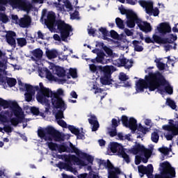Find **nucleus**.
<instances>
[{
  "mask_svg": "<svg viewBox=\"0 0 178 178\" xmlns=\"http://www.w3.org/2000/svg\"><path fill=\"white\" fill-rule=\"evenodd\" d=\"M18 84L19 90L26 91L24 97L27 102H30L33 99V97L35 95V92L38 91L36 94L38 102L42 104V105H45V106H48L51 102L54 111L55 109L66 111L67 105L65 103L63 99L58 97L65 95V91L62 88L58 89L56 92H53L51 89L44 87L42 83H40L39 86H33L18 81Z\"/></svg>",
  "mask_w": 178,
  "mask_h": 178,
  "instance_id": "nucleus-1",
  "label": "nucleus"
},
{
  "mask_svg": "<svg viewBox=\"0 0 178 178\" xmlns=\"http://www.w3.org/2000/svg\"><path fill=\"white\" fill-rule=\"evenodd\" d=\"M148 88L149 91H154L157 89L161 94H163V92L173 94V88L159 72L149 74V76H146L145 80L140 79L136 83V92H143L144 88Z\"/></svg>",
  "mask_w": 178,
  "mask_h": 178,
  "instance_id": "nucleus-2",
  "label": "nucleus"
},
{
  "mask_svg": "<svg viewBox=\"0 0 178 178\" xmlns=\"http://www.w3.org/2000/svg\"><path fill=\"white\" fill-rule=\"evenodd\" d=\"M13 106L9 109V111H2V108L3 109H6L9 108V103L6 100H3L0 98V123L5 124V123H8L9 124V118H12L13 115L16 118H12L10 120L11 124L13 126H17L19 124V119H23L24 116L23 115V111L22 108L17 105L16 102H12Z\"/></svg>",
  "mask_w": 178,
  "mask_h": 178,
  "instance_id": "nucleus-3",
  "label": "nucleus"
},
{
  "mask_svg": "<svg viewBox=\"0 0 178 178\" xmlns=\"http://www.w3.org/2000/svg\"><path fill=\"white\" fill-rule=\"evenodd\" d=\"M46 26L49 29L50 31H55L57 29L59 30L60 33V36L58 34H55L53 36L54 40L55 41H67V37L70 35L72 33V26L68 24H66L65 22L63 21H57L55 22V13L54 12H49L47 15V19L45 22ZM61 37V38H60Z\"/></svg>",
  "mask_w": 178,
  "mask_h": 178,
  "instance_id": "nucleus-4",
  "label": "nucleus"
},
{
  "mask_svg": "<svg viewBox=\"0 0 178 178\" xmlns=\"http://www.w3.org/2000/svg\"><path fill=\"white\" fill-rule=\"evenodd\" d=\"M49 70L47 67H42L39 70V76L46 77L49 81H58V77L60 79L66 76V71L63 67L50 63ZM58 77H57V76Z\"/></svg>",
  "mask_w": 178,
  "mask_h": 178,
  "instance_id": "nucleus-5",
  "label": "nucleus"
},
{
  "mask_svg": "<svg viewBox=\"0 0 178 178\" xmlns=\"http://www.w3.org/2000/svg\"><path fill=\"white\" fill-rule=\"evenodd\" d=\"M134 15L135 17L132 15L127 17V20L126 23L127 27H129V29L134 28L136 22L137 25L142 31H144L145 33H149V31L152 30L151 24L138 19V17H137V14H136V13H134Z\"/></svg>",
  "mask_w": 178,
  "mask_h": 178,
  "instance_id": "nucleus-6",
  "label": "nucleus"
},
{
  "mask_svg": "<svg viewBox=\"0 0 178 178\" xmlns=\"http://www.w3.org/2000/svg\"><path fill=\"white\" fill-rule=\"evenodd\" d=\"M74 151L75 154H76V155L81 158V159L75 156H70V161L74 162V163L79 165V166H87V165H90V163H92L94 157L80 152V150L78 149H74Z\"/></svg>",
  "mask_w": 178,
  "mask_h": 178,
  "instance_id": "nucleus-7",
  "label": "nucleus"
},
{
  "mask_svg": "<svg viewBox=\"0 0 178 178\" xmlns=\"http://www.w3.org/2000/svg\"><path fill=\"white\" fill-rule=\"evenodd\" d=\"M168 124V125H163L162 129L166 131H170V134H164L165 138L170 140L178 134V122H175L173 120H169Z\"/></svg>",
  "mask_w": 178,
  "mask_h": 178,
  "instance_id": "nucleus-8",
  "label": "nucleus"
},
{
  "mask_svg": "<svg viewBox=\"0 0 178 178\" xmlns=\"http://www.w3.org/2000/svg\"><path fill=\"white\" fill-rule=\"evenodd\" d=\"M110 149L113 154H116V152H118V155L121 156V158H123L127 163L130 162V157L126 154V149L123 148L122 145L118 143H111L110 144Z\"/></svg>",
  "mask_w": 178,
  "mask_h": 178,
  "instance_id": "nucleus-9",
  "label": "nucleus"
},
{
  "mask_svg": "<svg viewBox=\"0 0 178 178\" xmlns=\"http://www.w3.org/2000/svg\"><path fill=\"white\" fill-rule=\"evenodd\" d=\"M99 168L100 169H104V168L108 169V178H118V175L120 173V170L113 167V165H112V163H111L109 160H107L106 161L104 160L100 161Z\"/></svg>",
  "mask_w": 178,
  "mask_h": 178,
  "instance_id": "nucleus-10",
  "label": "nucleus"
},
{
  "mask_svg": "<svg viewBox=\"0 0 178 178\" xmlns=\"http://www.w3.org/2000/svg\"><path fill=\"white\" fill-rule=\"evenodd\" d=\"M38 134L40 138H44L45 141H52L54 137L56 136V131L53 127H48L47 128H39Z\"/></svg>",
  "mask_w": 178,
  "mask_h": 178,
  "instance_id": "nucleus-11",
  "label": "nucleus"
},
{
  "mask_svg": "<svg viewBox=\"0 0 178 178\" xmlns=\"http://www.w3.org/2000/svg\"><path fill=\"white\" fill-rule=\"evenodd\" d=\"M159 169L161 172V177L160 178H173L176 177L175 168H172L168 161L161 163Z\"/></svg>",
  "mask_w": 178,
  "mask_h": 178,
  "instance_id": "nucleus-12",
  "label": "nucleus"
},
{
  "mask_svg": "<svg viewBox=\"0 0 178 178\" xmlns=\"http://www.w3.org/2000/svg\"><path fill=\"white\" fill-rule=\"evenodd\" d=\"M138 3L143 8H145L146 13L150 16H158L159 15V9L157 8H154V3L152 1H146L144 0H140Z\"/></svg>",
  "mask_w": 178,
  "mask_h": 178,
  "instance_id": "nucleus-13",
  "label": "nucleus"
},
{
  "mask_svg": "<svg viewBox=\"0 0 178 178\" xmlns=\"http://www.w3.org/2000/svg\"><path fill=\"white\" fill-rule=\"evenodd\" d=\"M55 108H53V113H54L55 116H56V120L58 123V124H59V126H61V127H67V124H66L65 122L63 121V118H65L63 116V112H65V111H62L60 108H58V109H55Z\"/></svg>",
  "mask_w": 178,
  "mask_h": 178,
  "instance_id": "nucleus-14",
  "label": "nucleus"
},
{
  "mask_svg": "<svg viewBox=\"0 0 178 178\" xmlns=\"http://www.w3.org/2000/svg\"><path fill=\"white\" fill-rule=\"evenodd\" d=\"M11 5L15 6V8H19L22 10L29 12L31 9V4L29 2H24L22 0H12Z\"/></svg>",
  "mask_w": 178,
  "mask_h": 178,
  "instance_id": "nucleus-15",
  "label": "nucleus"
},
{
  "mask_svg": "<svg viewBox=\"0 0 178 178\" xmlns=\"http://www.w3.org/2000/svg\"><path fill=\"white\" fill-rule=\"evenodd\" d=\"M122 124L126 127H129L132 131H136L137 130V120L136 119L131 118L128 122L127 117L123 115L122 117Z\"/></svg>",
  "mask_w": 178,
  "mask_h": 178,
  "instance_id": "nucleus-16",
  "label": "nucleus"
},
{
  "mask_svg": "<svg viewBox=\"0 0 178 178\" xmlns=\"http://www.w3.org/2000/svg\"><path fill=\"white\" fill-rule=\"evenodd\" d=\"M153 39L155 42H157V44H172V42H174V41H176L177 40V35L170 34L167 39H163L161 40V38H159L158 35H154Z\"/></svg>",
  "mask_w": 178,
  "mask_h": 178,
  "instance_id": "nucleus-17",
  "label": "nucleus"
},
{
  "mask_svg": "<svg viewBox=\"0 0 178 178\" xmlns=\"http://www.w3.org/2000/svg\"><path fill=\"white\" fill-rule=\"evenodd\" d=\"M138 172L140 173V177H143L144 175L150 176V175H152L154 172V167L152 165V164H149L147 167L144 165H139L138 167Z\"/></svg>",
  "mask_w": 178,
  "mask_h": 178,
  "instance_id": "nucleus-18",
  "label": "nucleus"
},
{
  "mask_svg": "<svg viewBox=\"0 0 178 178\" xmlns=\"http://www.w3.org/2000/svg\"><path fill=\"white\" fill-rule=\"evenodd\" d=\"M157 31L161 34H166V33H170L172 28L168 22H162L157 26Z\"/></svg>",
  "mask_w": 178,
  "mask_h": 178,
  "instance_id": "nucleus-19",
  "label": "nucleus"
},
{
  "mask_svg": "<svg viewBox=\"0 0 178 178\" xmlns=\"http://www.w3.org/2000/svg\"><path fill=\"white\" fill-rule=\"evenodd\" d=\"M47 145L51 151H58V152H65L66 151V147L63 145H58L51 142H47Z\"/></svg>",
  "mask_w": 178,
  "mask_h": 178,
  "instance_id": "nucleus-20",
  "label": "nucleus"
},
{
  "mask_svg": "<svg viewBox=\"0 0 178 178\" xmlns=\"http://www.w3.org/2000/svg\"><path fill=\"white\" fill-rule=\"evenodd\" d=\"M98 69L99 72L104 73V76H111L112 73L115 72V67L112 65H106L104 67L99 65L98 66Z\"/></svg>",
  "mask_w": 178,
  "mask_h": 178,
  "instance_id": "nucleus-21",
  "label": "nucleus"
},
{
  "mask_svg": "<svg viewBox=\"0 0 178 178\" xmlns=\"http://www.w3.org/2000/svg\"><path fill=\"white\" fill-rule=\"evenodd\" d=\"M16 37V33L13 31H8L6 34V41L9 45L15 48L16 47V40L15 38Z\"/></svg>",
  "mask_w": 178,
  "mask_h": 178,
  "instance_id": "nucleus-22",
  "label": "nucleus"
},
{
  "mask_svg": "<svg viewBox=\"0 0 178 178\" xmlns=\"http://www.w3.org/2000/svg\"><path fill=\"white\" fill-rule=\"evenodd\" d=\"M92 52H93V54H97V56L96 57V61L98 63H108V61L105 60L106 56L104 52H99V50L97 49L92 50Z\"/></svg>",
  "mask_w": 178,
  "mask_h": 178,
  "instance_id": "nucleus-23",
  "label": "nucleus"
},
{
  "mask_svg": "<svg viewBox=\"0 0 178 178\" xmlns=\"http://www.w3.org/2000/svg\"><path fill=\"white\" fill-rule=\"evenodd\" d=\"M88 116L90 118H88L89 123L92 125V131H97L99 127V124L97 120V117L92 114H90Z\"/></svg>",
  "mask_w": 178,
  "mask_h": 178,
  "instance_id": "nucleus-24",
  "label": "nucleus"
},
{
  "mask_svg": "<svg viewBox=\"0 0 178 178\" xmlns=\"http://www.w3.org/2000/svg\"><path fill=\"white\" fill-rule=\"evenodd\" d=\"M30 23H31V19L29 16H24L21 18L18 22H17V24H19L20 27L26 28L30 26Z\"/></svg>",
  "mask_w": 178,
  "mask_h": 178,
  "instance_id": "nucleus-25",
  "label": "nucleus"
},
{
  "mask_svg": "<svg viewBox=\"0 0 178 178\" xmlns=\"http://www.w3.org/2000/svg\"><path fill=\"white\" fill-rule=\"evenodd\" d=\"M143 151H145V147L139 143H136L133 148L131 149V152L134 154V155H141Z\"/></svg>",
  "mask_w": 178,
  "mask_h": 178,
  "instance_id": "nucleus-26",
  "label": "nucleus"
},
{
  "mask_svg": "<svg viewBox=\"0 0 178 178\" xmlns=\"http://www.w3.org/2000/svg\"><path fill=\"white\" fill-rule=\"evenodd\" d=\"M45 54L48 59H55V58H58V55H59L56 49H47Z\"/></svg>",
  "mask_w": 178,
  "mask_h": 178,
  "instance_id": "nucleus-27",
  "label": "nucleus"
},
{
  "mask_svg": "<svg viewBox=\"0 0 178 178\" xmlns=\"http://www.w3.org/2000/svg\"><path fill=\"white\" fill-rule=\"evenodd\" d=\"M112 76L109 75H104L100 78V83H102L104 86H109L112 84Z\"/></svg>",
  "mask_w": 178,
  "mask_h": 178,
  "instance_id": "nucleus-28",
  "label": "nucleus"
},
{
  "mask_svg": "<svg viewBox=\"0 0 178 178\" xmlns=\"http://www.w3.org/2000/svg\"><path fill=\"white\" fill-rule=\"evenodd\" d=\"M120 11L121 15H126L127 17H129V16H136L134 15V11L130 10H127L124 8H120Z\"/></svg>",
  "mask_w": 178,
  "mask_h": 178,
  "instance_id": "nucleus-29",
  "label": "nucleus"
},
{
  "mask_svg": "<svg viewBox=\"0 0 178 178\" xmlns=\"http://www.w3.org/2000/svg\"><path fill=\"white\" fill-rule=\"evenodd\" d=\"M143 154H144L145 159H143L142 161L143 163H147V162H148V159H149L151 155L152 154V150L145 149V150L143 152Z\"/></svg>",
  "mask_w": 178,
  "mask_h": 178,
  "instance_id": "nucleus-30",
  "label": "nucleus"
},
{
  "mask_svg": "<svg viewBox=\"0 0 178 178\" xmlns=\"http://www.w3.org/2000/svg\"><path fill=\"white\" fill-rule=\"evenodd\" d=\"M133 44L134 45V49L137 52H141L144 50V48L141 45V42H138L137 40H134Z\"/></svg>",
  "mask_w": 178,
  "mask_h": 178,
  "instance_id": "nucleus-31",
  "label": "nucleus"
},
{
  "mask_svg": "<svg viewBox=\"0 0 178 178\" xmlns=\"http://www.w3.org/2000/svg\"><path fill=\"white\" fill-rule=\"evenodd\" d=\"M32 54L36 59H41L43 55L42 50L36 49L32 51Z\"/></svg>",
  "mask_w": 178,
  "mask_h": 178,
  "instance_id": "nucleus-32",
  "label": "nucleus"
},
{
  "mask_svg": "<svg viewBox=\"0 0 178 178\" xmlns=\"http://www.w3.org/2000/svg\"><path fill=\"white\" fill-rule=\"evenodd\" d=\"M3 65V59H1V65L0 66V83H3L5 81L6 78L2 76V74L6 70V63H5V68L2 67Z\"/></svg>",
  "mask_w": 178,
  "mask_h": 178,
  "instance_id": "nucleus-33",
  "label": "nucleus"
},
{
  "mask_svg": "<svg viewBox=\"0 0 178 178\" xmlns=\"http://www.w3.org/2000/svg\"><path fill=\"white\" fill-rule=\"evenodd\" d=\"M122 65L126 69H130L133 66V60L124 58L122 59Z\"/></svg>",
  "mask_w": 178,
  "mask_h": 178,
  "instance_id": "nucleus-34",
  "label": "nucleus"
},
{
  "mask_svg": "<svg viewBox=\"0 0 178 178\" xmlns=\"http://www.w3.org/2000/svg\"><path fill=\"white\" fill-rule=\"evenodd\" d=\"M154 62L156 63V66L159 70H163L166 67V65L161 62V59L159 58H156Z\"/></svg>",
  "mask_w": 178,
  "mask_h": 178,
  "instance_id": "nucleus-35",
  "label": "nucleus"
},
{
  "mask_svg": "<svg viewBox=\"0 0 178 178\" xmlns=\"http://www.w3.org/2000/svg\"><path fill=\"white\" fill-rule=\"evenodd\" d=\"M2 59H3V63L2 65ZM8 62V58L5 56V54H3L2 51H0V66L2 65L3 69H5V63Z\"/></svg>",
  "mask_w": 178,
  "mask_h": 178,
  "instance_id": "nucleus-36",
  "label": "nucleus"
},
{
  "mask_svg": "<svg viewBox=\"0 0 178 178\" xmlns=\"http://www.w3.org/2000/svg\"><path fill=\"white\" fill-rule=\"evenodd\" d=\"M159 151L163 154V155H169V153L172 152V149L163 146L159 148Z\"/></svg>",
  "mask_w": 178,
  "mask_h": 178,
  "instance_id": "nucleus-37",
  "label": "nucleus"
},
{
  "mask_svg": "<svg viewBox=\"0 0 178 178\" xmlns=\"http://www.w3.org/2000/svg\"><path fill=\"white\" fill-rule=\"evenodd\" d=\"M17 42L19 47H24V45L27 44V40L24 38H17Z\"/></svg>",
  "mask_w": 178,
  "mask_h": 178,
  "instance_id": "nucleus-38",
  "label": "nucleus"
},
{
  "mask_svg": "<svg viewBox=\"0 0 178 178\" xmlns=\"http://www.w3.org/2000/svg\"><path fill=\"white\" fill-rule=\"evenodd\" d=\"M115 22L119 29H124V24L123 23V20H122V19L119 17L116 18Z\"/></svg>",
  "mask_w": 178,
  "mask_h": 178,
  "instance_id": "nucleus-39",
  "label": "nucleus"
},
{
  "mask_svg": "<svg viewBox=\"0 0 178 178\" xmlns=\"http://www.w3.org/2000/svg\"><path fill=\"white\" fill-rule=\"evenodd\" d=\"M166 104L168 106H170L172 109H176V103H175V101L171 99H167Z\"/></svg>",
  "mask_w": 178,
  "mask_h": 178,
  "instance_id": "nucleus-40",
  "label": "nucleus"
},
{
  "mask_svg": "<svg viewBox=\"0 0 178 178\" xmlns=\"http://www.w3.org/2000/svg\"><path fill=\"white\" fill-rule=\"evenodd\" d=\"M64 6L67 9V12H70L73 9V6H72V3H70V1H69V0H65Z\"/></svg>",
  "mask_w": 178,
  "mask_h": 178,
  "instance_id": "nucleus-41",
  "label": "nucleus"
},
{
  "mask_svg": "<svg viewBox=\"0 0 178 178\" xmlns=\"http://www.w3.org/2000/svg\"><path fill=\"white\" fill-rule=\"evenodd\" d=\"M152 140L153 143H158L159 140V135L156 132H153L152 134Z\"/></svg>",
  "mask_w": 178,
  "mask_h": 178,
  "instance_id": "nucleus-42",
  "label": "nucleus"
},
{
  "mask_svg": "<svg viewBox=\"0 0 178 178\" xmlns=\"http://www.w3.org/2000/svg\"><path fill=\"white\" fill-rule=\"evenodd\" d=\"M64 169H65V170H68L69 172H72V173H74V175H79V172H77V170L70 167V165H65Z\"/></svg>",
  "mask_w": 178,
  "mask_h": 178,
  "instance_id": "nucleus-43",
  "label": "nucleus"
},
{
  "mask_svg": "<svg viewBox=\"0 0 178 178\" xmlns=\"http://www.w3.org/2000/svg\"><path fill=\"white\" fill-rule=\"evenodd\" d=\"M69 72L72 79H76L77 77V71L76 69L70 68Z\"/></svg>",
  "mask_w": 178,
  "mask_h": 178,
  "instance_id": "nucleus-44",
  "label": "nucleus"
},
{
  "mask_svg": "<svg viewBox=\"0 0 178 178\" xmlns=\"http://www.w3.org/2000/svg\"><path fill=\"white\" fill-rule=\"evenodd\" d=\"M7 83L10 87H13V86L16 85V79L9 78L8 79H7Z\"/></svg>",
  "mask_w": 178,
  "mask_h": 178,
  "instance_id": "nucleus-45",
  "label": "nucleus"
},
{
  "mask_svg": "<svg viewBox=\"0 0 178 178\" xmlns=\"http://www.w3.org/2000/svg\"><path fill=\"white\" fill-rule=\"evenodd\" d=\"M90 70L92 72V73H97V71L99 72V69L98 68V66H95L94 64L89 65Z\"/></svg>",
  "mask_w": 178,
  "mask_h": 178,
  "instance_id": "nucleus-46",
  "label": "nucleus"
},
{
  "mask_svg": "<svg viewBox=\"0 0 178 178\" xmlns=\"http://www.w3.org/2000/svg\"><path fill=\"white\" fill-rule=\"evenodd\" d=\"M120 80L122 81H126V80H129V76L126 75V74L121 72L119 76Z\"/></svg>",
  "mask_w": 178,
  "mask_h": 178,
  "instance_id": "nucleus-47",
  "label": "nucleus"
},
{
  "mask_svg": "<svg viewBox=\"0 0 178 178\" xmlns=\"http://www.w3.org/2000/svg\"><path fill=\"white\" fill-rule=\"evenodd\" d=\"M0 20L3 22V23H8V18L5 14H0Z\"/></svg>",
  "mask_w": 178,
  "mask_h": 178,
  "instance_id": "nucleus-48",
  "label": "nucleus"
},
{
  "mask_svg": "<svg viewBox=\"0 0 178 178\" xmlns=\"http://www.w3.org/2000/svg\"><path fill=\"white\" fill-rule=\"evenodd\" d=\"M68 129L70 131H71V132L73 133V134H79V130H77V129H76V127L74 126H69Z\"/></svg>",
  "mask_w": 178,
  "mask_h": 178,
  "instance_id": "nucleus-49",
  "label": "nucleus"
},
{
  "mask_svg": "<svg viewBox=\"0 0 178 178\" xmlns=\"http://www.w3.org/2000/svg\"><path fill=\"white\" fill-rule=\"evenodd\" d=\"M104 50L105 51L106 54H107V55L108 56H112L113 52L112 51V49H111L110 48L108 47H104Z\"/></svg>",
  "mask_w": 178,
  "mask_h": 178,
  "instance_id": "nucleus-50",
  "label": "nucleus"
},
{
  "mask_svg": "<svg viewBox=\"0 0 178 178\" xmlns=\"http://www.w3.org/2000/svg\"><path fill=\"white\" fill-rule=\"evenodd\" d=\"M165 48V51H166V52H168V51H170V49H176V44H174V47H172V45L170 44H167L164 46Z\"/></svg>",
  "mask_w": 178,
  "mask_h": 178,
  "instance_id": "nucleus-51",
  "label": "nucleus"
},
{
  "mask_svg": "<svg viewBox=\"0 0 178 178\" xmlns=\"http://www.w3.org/2000/svg\"><path fill=\"white\" fill-rule=\"evenodd\" d=\"M88 34L90 35H93V36H95V35H97L98 34H97V33H98V31H97L96 30H95L94 29H89L88 30Z\"/></svg>",
  "mask_w": 178,
  "mask_h": 178,
  "instance_id": "nucleus-52",
  "label": "nucleus"
},
{
  "mask_svg": "<svg viewBox=\"0 0 178 178\" xmlns=\"http://www.w3.org/2000/svg\"><path fill=\"white\" fill-rule=\"evenodd\" d=\"M71 19H72V20H74V19H80V17H79V13L75 11L74 13L71 14Z\"/></svg>",
  "mask_w": 178,
  "mask_h": 178,
  "instance_id": "nucleus-53",
  "label": "nucleus"
},
{
  "mask_svg": "<svg viewBox=\"0 0 178 178\" xmlns=\"http://www.w3.org/2000/svg\"><path fill=\"white\" fill-rule=\"evenodd\" d=\"M111 35L112 38H115V40H118L119 38V34L115 31H111Z\"/></svg>",
  "mask_w": 178,
  "mask_h": 178,
  "instance_id": "nucleus-54",
  "label": "nucleus"
},
{
  "mask_svg": "<svg viewBox=\"0 0 178 178\" xmlns=\"http://www.w3.org/2000/svg\"><path fill=\"white\" fill-rule=\"evenodd\" d=\"M138 130L139 131H141L143 134H145L147 133V128L143 127V126H141V124H139Z\"/></svg>",
  "mask_w": 178,
  "mask_h": 178,
  "instance_id": "nucleus-55",
  "label": "nucleus"
},
{
  "mask_svg": "<svg viewBox=\"0 0 178 178\" xmlns=\"http://www.w3.org/2000/svg\"><path fill=\"white\" fill-rule=\"evenodd\" d=\"M99 31L101 32L102 35H106V34H108V31H106V29L105 28H100Z\"/></svg>",
  "mask_w": 178,
  "mask_h": 178,
  "instance_id": "nucleus-56",
  "label": "nucleus"
},
{
  "mask_svg": "<svg viewBox=\"0 0 178 178\" xmlns=\"http://www.w3.org/2000/svg\"><path fill=\"white\" fill-rule=\"evenodd\" d=\"M120 123V122L118 121L116 119L112 120V125L113 126V127H118V126H119Z\"/></svg>",
  "mask_w": 178,
  "mask_h": 178,
  "instance_id": "nucleus-57",
  "label": "nucleus"
},
{
  "mask_svg": "<svg viewBox=\"0 0 178 178\" xmlns=\"http://www.w3.org/2000/svg\"><path fill=\"white\" fill-rule=\"evenodd\" d=\"M108 133L111 137L116 136V128H114L112 131L108 129Z\"/></svg>",
  "mask_w": 178,
  "mask_h": 178,
  "instance_id": "nucleus-58",
  "label": "nucleus"
},
{
  "mask_svg": "<svg viewBox=\"0 0 178 178\" xmlns=\"http://www.w3.org/2000/svg\"><path fill=\"white\" fill-rule=\"evenodd\" d=\"M31 111L32 113H33L34 115H38V113L40 112V111L38 110V108H37V107H32L31 108Z\"/></svg>",
  "mask_w": 178,
  "mask_h": 178,
  "instance_id": "nucleus-59",
  "label": "nucleus"
},
{
  "mask_svg": "<svg viewBox=\"0 0 178 178\" xmlns=\"http://www.w3.org/2000/svg\"><path fill=\"white\" fill-rule=\"evenodd\" d=\"M38 37L41 40H45V35L42 33V32H41L40 31L38 32Z\"/></svg>",
  "mask_w": 178,
  "mask_h": 178,
  "instance_id": "nucleus-60",
  "label": "nucleus"
},
{
  "mask_svg": "<svg viewBox=\"0 0 178 178\" xmlns=\"http://www.w3.org/2000/svg\"><path fill=\"white\" fill-rule=\"evenodd\" d=\"M99 92H97L99 94V97H101V99L106 95V93H105L104 91L101 90V89L99 90Z\"/></svg>",
  "mask_w": 178,
  "mask_h": 178,
  "instance_id": "nucleus-61",
  "label": "nucleus"
},
{
  "mask_svg": "<svg viewBox=\"0 0 178 178\" xmlns=\"http://www.w3.org/2000/svg\"><path fill=\"white\" fill-rule=\"evenodd\" d=\"M124 33L128 37L133 35V31H130L129 29H125Z\"/></svg>",
  "mask_w": 178,
  "mask_h": 178,
  "instance_id": "nucleus-62",
  "label": "nucleus"
},
{
  "mask_svg": "<svg viewBox=\"0 0 178 178\" xmlns=\"http://www.w3.org/2000/svg\"><path fill=\"white\" fill-rule=\"evenodd\" d=\"M126 1L129 5H136L137 3V0H126Z\"/></svg>",
  "mask_w": 178,
  "mask_h": 178,
  "instance_id": "nucleus-63",
  "label": "nucleus"
},
{
  "mask_svg": "<svg viewBox=\"0 0 178 178\" xmlns=\"http://www.w3.org/2000/svg\"><path fill=\"white\" fill-rule=\"evenodd\" d=\"M88 178H98V175H95L94 172H90Z\"/></svg>",
  "mask_w": 178,
  "mask_h": 178,
  "instance_id": "nucleus-64",
  "label": "nucleus"
}]
</instances>
